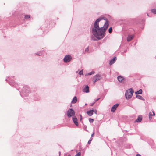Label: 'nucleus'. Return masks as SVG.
<instances>
[{
	"label": "nucleus",
	"mask_w": 156,
	"mask_h": 156,
	"mask_svg": "<svg viewBox=\"0 0 156 156\" xmlns=\"http://www.w3.org/2000/svg\"><path fill=\"white\" fill-rule=\"evenodd\" d=\"M109 26L107 20L99 18L95 22L92 28L93 35L98 40L102 38L105 36V31Z\"/></svg>",
	"instance_id": "nucleus-1"
},
{
	"label": "nucleus",
	"mask_w": 156,
	"mask_h": 156,
	"mask_svg": "<svg viewBox=\"0 0 156 156\" xmlns=\"http://www.w3.org/2000/svg\"><path fill=\"white\" fill-rule=\"evenodd\" d=\"M133 90L131 89H129L125 93V96L127 99L130 98L133 95Z\"/></svg>",
	"instance_id": "nucleus-2"
},
{
	"label": "nucleus",
	"mask_w": 156,
	"mask_h": 156,
	"mask_svg": "<svg viewBox=\"0 0 156 156\" xmlns=\"http://www.w3.org/2000/svg\"><path fill=\"white\" fill-rule=\"evenodd\" d=\"M67 115L68 117H71L74 115L75 112L73 110L70 109L67 111Z\"/></svg>",
	"instance_id": "nucleus-3"
},
{
	"label": "nucleus",
	"mask_w": 156,
	"mask_h": 156,
	"mask_svg": "<svg viewBox=\"0 0 156 156\" xmlns=\"http://www.w3.org/2000/svg\"><path fill=\"white\" fill-rule=\"evenodd\" d=\"M71 59V56L69 55H68L65 56L64 58V61L65 62H68L70 61Z\"/></svg>",
	"instance_id": "nucleus-4"
},
{
	"label": "nucleus",
	"mask_w": 156,
	"mask_h": 156,
	"mask_svg": "<svg viewBox=\"0 0 156 156\" xmlns=\"http://www.w3.org/2000/svg\"><path fill=\"white\" fill-rule=\"evenodd\" d=\"M101 79V76L99 74H97L95 76L93 79L94 82L95 83L96 82L99 80Z\"/></svg>",
	"instance_id": "nucleus-5"
},
{
	"label": "nucleus",
	"mask_w": 156,
	"mask_h": 156,
	"mask_svg": "<svg viewBox=\"0 0 156 156\" xmlns=\"http://www.w3.org/2000/svg\"><path fill=\"white\" fill-rule=\"evenodd\" d=\"M94 112L95 114H97V110L96 109L95 110H92L90 111H87V113L88 115L89 116H91L93 114V113Z\"/></svg>",
	"instance_id": "nucleus-6"
},
{
	"label": "nucleus",
	"mask_w": 156,
	"mask_h": 156,
	"mask_svg": "<svg viewBox=\"0 0 156 156\" xmlns=\"http://www.w3.org/2000/svg\"><path fill=\"white\" fill-rule=\"evenodd\" d=\"M119 105V104H116L114 105L111 108V111L112 112H114Z\"/></svg>",
	"instance_id": "nucleus-7"
},
{
	"label": "nucleus",
	"mask_w": 156,
	"mask_h": 156,
	"mask_svg": "<svg viewBox=\"0 0 156 156\" xmlns=\"http://www.w3.org/2000/svg\"><path fill=\"white\" fill-rule=\"evenodd\" d=\"M134 36L133 35H129L127 38V41L128 42H129L134 38Z\"/></svg>",
	"instance_id": "nucleus-8"
},
{
	"label": "nucleus",
	"mask_w": 156,
	"mask_h": 156,
	"mask_svg": "<svg viewBox=\"0 0 156 156\" xmlns=\"http://www.w3.org/2000/svg\"><path fill=\"white\" fill-rule=\"evenodd\" d=\"M83 92L86 93H88L89 92V87L87 85L86 86L84 87L83 88Z\"/></svg>",
	"instance_id": "nucleus-9"
},
{
	"label": "nucleus",
	"mask_w": 156,
	"mask_h": 156,
	"mask_svg": "<svg viewBox=\"0 0 156 156\" xmlns=\"http://www.w3.org/2000/svg\"><path fill=\"white\" fill-rule=\"evenodd\" d=\"M155 113L154 112H150L149 114V119L150 120L152 119V116H155Z\"/></svg>",
	"instance_id": "nucleus-10"
},
{
	"label": "nucleus",
	"mask_w": 156,
	"mask_h": 156,
	"mask_svg": "<svg viewBox=\"0 0 156 156\" xmlns=\"http://www.w3.org/2000/svg\"><path fill=\"white\" fill-rule=\"evenodd\" d=\"M72 119L75 124L76 126H78V123L77 122V118L76 117H73Z\"/></svg>",
	"instance_id": "nucleus-11"
},
{
	"label": "nucleus",
	"mask_w": 156,
	"mask_h": 156,
	"mask_svg": "<svg viewBox=\"0 0 156 156\" xmlns=\"http://www.w3.org/2000/svg\"><path fill=\"white\" fill-rule=\"evenodd\" d=\"M142 116L141 115H140L139 116L138 118L135 120L134 122H140L141 120H142Z\"/></svg>",
	"instance_id": "nucleus-12"
},
{
	"label": "nucleus",
	"mask_w": 156,
	"mask_h": 156,
	"mask_svg": "<svg viewBox=\"0 0 156 156\" xmlns=\"http://www.w3.org/2000/svg\"><path fill=\"white\" fill-rule=\"evenodd\" d=\"M117 79H118V81L119 82H122V80H123L124 78L122 76H118L117 77Z\"/></svg>",
	"instance_id": "nucleus-13"
},
{
	"label": "nucleus",
	"mask_w": 156,
	"mask_h": 156,
	"mask_svg": "<svg viewBox=\"0 0 156 156\" xmlns=\"http://www.w3.org/2000/svg\"><path fill=\"white\" fill-rule=\"evenodd\" d=\"M116 57L113 58L111 60L110 63V65L113 64L116 60Z\"/></svg>",
	"instance_id": "nucleus-14"
},
{
	"label": "nucleus",
	"mask_w": 156,
	"mask_h": 156,
	"mask_svg": "<svg viewBox=\"0 0 156 156\" xmlns=\"http://www.w3.org/2000/svg\"><path fill=\"white\" fill-rule=\"evenodd\" d=\"M77 101V99L76 96H75L73 98L72 101V103H76Z\"/></svg>",
	"instance_id": "nucleus-15"
},
{
	"label": "nucleus",
	"mask_w": 156,
	"mask_h": 156,
	"mask_svg": "<svg viewBox=\"0 0 156 156\" xmlns=\"http://www.w3.org/2000/svg\"><path fill=\"white\" fill-rule=\"evenodd\" d=\"M151 11L154 14H156V9H152Z\"/></svg>",
	"instance_id": "nucleus-16"
},
{
	"label": "nucleus",
	"mask_w": 156,
	"mask_h": 156,
	"mask_svg": "<svg viewBox=\"0 0 156 156\" xmlns=\"http://www.w3.org/2000/svg\"><path fill=\"white\" fill-rule=\"evenodd\" d=\"M136 97L138 99H142V97L139 95H136Z\"/></svg>",
	"instance_id": "nucleus-17"
},
{
	"label": "nucleus",
	"mask_w": 156,
	"mask_h": 156,
	"mask_svg": "<svg viewBox=\"0 0 156 156\" xmlns=\"http://www.w3.org/2000/svg\"><path fill=\"white\" fill-rule=\"evenodd\" d=\"M142 92V90L141 89H140L139 90L137 91L136 93L138 94H141Z\"/></svg>",
	"instance_id": "nucleus-18"
},
{
	"label": "nucleus",
	"mask_w": 156,
	"mask_h": 156,
	"mask_svg": "<svg viewBox=\"0 0 156 156\" xmlns=\"http://www.w3.org/2000/svg\"><path fill=\"white\" fill-rule=\"evenodd\" d=\"M30 16L29 15H26L25 16V19H29L30 18Z\"/></svg>",
	"instance_id": "nucleus-19"
},
{
	"label": "nucleus",
	"mask_w": 156,
	"mask_h": 156,
	"mask_svg": "<svg viewBox=\"0 0 156 156\" xmlns=\"http://www.w3.org/2000/svg\"><path fill=\"white\" fill-rule=\"evenodd\" d=\"M112 27H111L108 29L109 32L110 33H112Z\"/></svg>",
	"instance_id": "nucleus-20"
},
{
	"label": "nucleus",
	"mask_w": 156,
	"mask_h": 156,
	"mask_svg": "<svg viewBox=\"0 0 156 156\" xmlns=\"http://www.w3.org/2000/svg\"><path fill=\"white\" fill-rule=\"evenodd\" d=\"M89 121L90 123H92L94 121V119H92L90 118L89 119Z\"/></svg>",
	"instance_id": "nucleus-21"
},
{
	"label": "nucleus",
	"mask_w": 156,
	"mask_h": 156,
	"mask_svg": "<svg viewBox=\"0 0 156 156\" xmlns=\"http://www.w3.org/2000/svg\"><path fill=\"white\" fill-rule=\"evenodd\" d=\"M81 153L80 152H78L77 154L75 155V156H80Z\"/></svg>",
	"instance_id": "nucleus-22"
},
{
	"label": "nucleus",
	"mask_w": 156,
	"mask_h": 156,
	"mask_svg": "<svg viewBox=\"0 0 156 156\" xmlns=\"http://www.w3.org/2000/svg\"><path fill=\"white\" fill-rule=\"evenodd\" d=\"M79 74L80 75H83V73L82 71H80L79 72Z\"/></svg>",
	"instance_id": "nucleus-23"
},
{
	"label": "nucleus",
	"mask_w": 156,
	"mask_h": 156,
	"mask_svg": "<svg viewBox=\"0 0 156 156\" xmlns=\"http://www.w3.org/2000/svg\"><path fill=\"white\" fill-rule=\"evenodd\" d=\"M92 138H91V139H90L89 141H88V144H90V143H91V141H92Z\"/></svg>",
	"instance_id": "nucleus-24"
},
{
	"label": "nucleus",
	"mask_w": 156,
	"mask_h": 156,
	"mask_svg": "<svg viewBox=\"0 0 156 156\" xmlns=\"http://www.w3.org/2000/svg\"><path fill=\"white\" fill-rule=\"evenodd\" d=\"M93 73H93L92 72H90V73H88V75H92V74H93Z\"/></svg>",
	"instance_id": "nucleus-25"
},
{
	"label": "nucleus",
	"mask_w": 156,
	"mask_h": 156,
	"mask_svg": "<svg viewBox=\"0 0 156 156\" xmlns=\"http://www.w3.org/2000/svg\"><path fill=\"white\" fill-rule=\"evenodd\" d=\"M36 54L37 55H39V56H41V55H42L41 53H37Z\"/></svg>",
	"instance_id": "nucleus-26"
},
{
	"label": "nucleus",
	"mask_w": 156,
	"mask_h": 156,
	"mask_svg": "<svg viewBox=\"0 0 156 156\" xmlns=\"http://www.w3.org/2000/svg\"><path fill=\"white\" fill-rule=\"evenodd\" d=\"M88 48H87L85 49V51H88Z\"/></svg>",
	"instance_id": "nucleus-27"
},
{
	"label": "nucleus",
	"mask_w": 156,
	"mask_h": 156,
	"mask_svg": "<svg viewBox=\"0 0 156 156\" xmlns=\"http://www.w3.org/2000/svg\"><path fill=\"white\" fill-rule=\"evenodd\" d=\"M136 156H141L140 155L138 154V155H136Z\"/></svg>",
	"instance_id": "nucleus-28"
},
{
	"label": "nucleus",
	"mask_w": 156,
	"mask_h": 156,
	"mask_svg": "<svg viewBox=\"0 0 156 156\" xmlns=\"http://www.w3.org/2000/svg\"><path fill=\"white\" fill-rule=\"evenodd\" d=\"M94 133H93V134H92L91 135V136H93V135H94Z\"/></svg>",
	"instance_id": "nucleus-29"
},
{
	"label": "nucleus",
	"mask_w": 156,
	"mask_h": 156,
	"mask_svg": "<svg viewBox=\"0 0 156 156\" xmlns=\"http://www.w3.org/2000/svg\"><path fill=\"white\" fill-rule=\"evenodd\" d=\"M68 156H70V155H68Z\"/></svg>",
	"instance_id": "nucleus-30"
},
{
	"label": "nucleus",
	"mask_w": 156,
	"mask_h": 156,
	"mask_svg": "<svg viewBox=\"0 0 156 156\" xmlns=\"http://www.w3.org/2000/svg\"><path fill=\"white\" fill-rule=\"evenodd\" d=\"M98 99H97V100H96V101H98Z\"/></svg>",
	"instance_id": "nucleus-31"
}]
</instances>
